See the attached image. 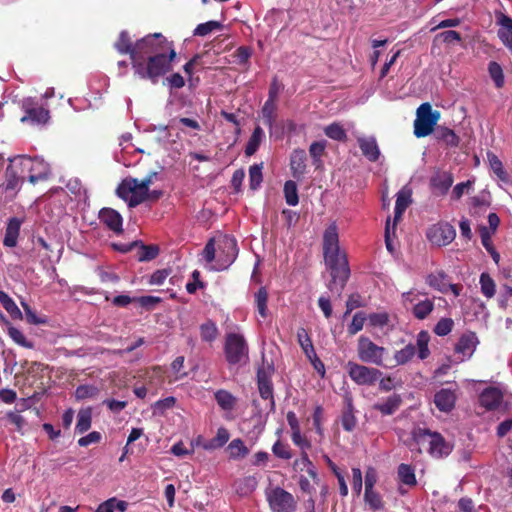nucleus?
Listing matches in <instances>:
<instances>
[{"mask_svg": "<svg viewBox=\"0 0 512 512\" xmlns=\"http://www.w3.org/2000/svg\"><path fill=\"white\" fill-rule=\"evenodd\" d=\"M19 169L32 184L47 180L51 174L50 166L43 159L19 156L15 158Z\"/></svg>", "mask_w": 512, "mask_h": 512, "instance_id": "6e6552de", "label": "nucleus"}, {"mask_svg": "<svg viewBox=\"0 0 512 512\" xmlns=\"http://www.w3.org/2000/svg\"><path fill=\"white\" fill-rule=\"evenodd\" d=\"M415 354H416L415 345L412 343H409L404 348L397 350L394 353V357H393L394 364L391 365V367L407 364L409 361L412 360V358L415 356Z\"/></svg>", "mask_w": 512, "mask_h": 512, "instance_id": "c85d7f7f", "label": "nucleus"}, {"mask_svg": "<svg viewBox=\"0 0 512 512\" xmlns=\"http://www.w3.org/2000/svg\"><path fill=\"white\" fill-rule=\"evenodd\" d=\"M215 400L217 404L224 410L233 409L236 402L235 397L226 390H218L215 393Z\"/></svg>", "mask_w": 512, "mask_h": 512, "instance_id": "603ef678", "label": "nucleus"}, {"mask_svg": "<svg viewBox=\"0 0 512 512\" xmlns=\"http://www.w3.org/2000/svg\"><path fill=\"white\" fill-rule=\"evenodd\" d=\"M174 48L162 33H150L136 41L135 61H143L151 55H158Z\"/></svg>", "mask_w": 512, "mask_h": 512, "instance_id": "7ed1b4c3", "label": "nucleus"}, {"mask_svg": "<svg viewBox=\"0 0 512 512\" xmlns=\"http://www.w3.org/2000/svg\"><path fill=\"white\" fill-rule=\"evenodd\" d=\"M175 403L176 398L173 396H169L164 399L156 401L152 407L154 409L155 414L158 413L163 415L166 410L173 408Z\"/></svg>", "mask_w": 512, "mask_h": 512, "instance_id": "69168bd1", "label": "nucleus"}, {"mask_svg": "<svg viewBox=\"0 0 512 512\" xmlns=\"http://www.w3.org/2000/svg\"><path fill=\"white\" fill-rule=\"evenodd\" d=\"M277 105L276 102L271 101H265L262 109H261V116L263 119V122L266 126L269 128H272L276 122L277 118Z\"/></svg>", "mask_w": 512, "mask_h": 512, "instance_id": "58836bf2", "label": "nucleus"}, {"mask_svg": "<svg viewBox=\"0 0 512 512\" xmlns=\"http://www.w3.org/2000/svg\"><path fill=\"white\" fill-rule=\"evenodd\" d=\"M219 249L224 254L223 265L228 267L235 261L238 255L236 239L231 236H224L220 242Z\"/></svg>", "mask_w": 512, "mask_h": 512, "instance_id": "5701e85b", "label": "nucleus"}, {"mask_svg": "<svg viewBox=\"0 0 512 512\" xmlns=\"http://www.w3.org/2000/svg\"><path fill=\"white\" fill-rule=\"evenodd\" d=\"M262 169L263 163L254 164L249 168V184L252 190L258 189L263 181Z\"/></svg>", "mask_w": 512, "mask_h": 512, "instance_id": "864d4df0", "label": "nucleus"}, {"mask_svg": "<svg viewBox=\"0 0 512 512\" xmlns=\"http://www.w3.org/2000/svg\"><path fill=\"white\" fill-rule=\"evenodd\" d=\"M326 265L330 269L331 281L328 288L336 291L339 295L344 289L346 282L350 276V269L345 254L340 252L332 255L331 258H324Z\"/></svg>", "mask_w": 512, "mask_h": 512, "instance_id": "20e7f679", "label": "nucleus"}, {"mask_svg": "<svg viewBox=\"0 0 512 512\" xmlns=\"http://www.w3.org/2000/svg\"><path fill=\"white\" fill-rule=\"evenodd\" d=\"M340 252L338 229L335 223L330 224L323 234L324 258H331L332 255Z\"/></svg>", "mask_w": 512, "mask_h": 512, "instance_id": "f3484780", "label": "nucleus"}, {"mask_svg": "<svg viewBox=\"0 0 512 512\" xmlns=\"http://www.w3.org/2000/svg\"><path fill=\"white\" fill-rule=\"evenodd\" d=\"M357 143L365 158L370 162L378 161L381 153L374 136H360L357 138Z\"/></svg>", "mask_w": 512, "mask_h": 512, "instance_id": "412c9836", "label": "nucleus"}, {"mask_svg": "<svg viewBox=\"0 0 512 512\" xmlns=\"http://www.w3.org/2000/svg\"><path fill=\"white\" fill-rule=\"evenodd\" d=\"M503 401V393L497 387L485 388L479 395V402L486 410L497 409Z\"/></svg>", "mask_w": 512, "mask_h": 512, "instance_id": "aec40b11", "label": "nucleus"}, {"mask_svg": "<svg viewBox=\"0 0 512 512\" xmlns=\"http://www.w3.org/2000/svg\"><path fill=\"white\" fill-rule=\"evenodd\" d=\"M284 197L289 206H296L299 202L296 182L288 180L284 184Z\"/></svg>", "mask_w": 512, "mask_h": 512, "instance_id": "8fccbe9b", "label": "nucleus"}, {"mask_svg": "<svg viewBox=\"0 0 512 512\" xmlns=\"http://www.w3.org/2000/svg\"><path fill=\"white\" fill-rule=\"evenodd\" d=\"M228 450L230 453V457L233 459L244 458L249 453L248 448L245 446L244 442L239 438L233 439L229 443Z\"/></svg>", "mask_w": 512, "mask_h": 512, "instance_id": "3c124183", "label": "nucleus"}, {"mask_svg": "<svg viewBox=\"0 0 512 512\" xmlns=\"http://www.w3.org/2000/svg\"><path fill=\"white\" fill-rule=\"evenodd\" d=\"M119 198L127 202L130 208H134L149 198V191L142 189L138 179L127 177L122 180L116 189Z\"/></svg>", "mask_w": 512, "mask_h": 512, "instance_id": "0eeeda50", "label": "nucleus"}, {"mask_svg": "<svg viewBox=\"0 0 512 512\" xmlns=\"http://www.w3.org/2000/svg\"><path fill=\"white\" fill-rule=\"evenodd\" d=\"M411 441L421 447L428 446V454L436 459L445 458L453 450V444L446 441V439L436 431H431L428 428L414 427L411 431ZM421 453V449L418 448Z\"/></svg>", "mask_w": 512, "mask_h": 512, "instance_id": "f03ea898", "label": "nucleus"}, {"mask_svg": "<svg viewBox=\"0 0 512 512\" xmlns=\"http://www.w3.org/2000/svg\"><path fill=\"white\" fill-rule=\"evenodd\" d=\"M268 292L265 287H260L255 293V304L258 313L262 318H266L268 315Z\"/></svg>", "mask_w": 512, "mask_h": 512, "instance_id": "de8ad7c7", "label": "nucleus"}, {"mask_svg": "<svg viewBox=\"0 0 512 512\" xmlns=\"http://www.w3.org/2000/svg\"><path fill=\"white\" fill-rule=\"evenodd\" d=\"M26 175L19 169L16 159H11L6 168L5 182L0 185V199L5 195L6 201L14 199L23 184Z\"/></svg>", "mask_w": 512, "mask_h": 512, "instance_id": "1a4fd4ad", "label": "nucleus"}, {"mask_svg": "<svg viewBox=\"0 0 512 512\" xmlns=\"http://www.w3.org/2000/svg\"><path fill=\"white\" fill-rule=\"evenodd\" d=\"M324 133L332 140L345 142L347 140V133L345 129L337 122L331 123L324 128Z\"/></svg>", "mask_w": 512, "mask_h": 512, "instance_id": "c03bdc74", "label": "nucleus"}, {"mask_svg": "<svg viewBox=\"0 0 512 512\" xmlns=\"http://www.w3.org/2000/svg\"><path fill=\"white\" fill-rule=\"evenodd\" d=\"M326 149V141H315L309 147V154L313 160L316 168L322 165L321 157L324 155Z\"/></svg>", "mask_w": 512, "mask_h": 512, "instance_id": "09e8293b", "label": "nucleus"}, {"mask_svg": "<svg viewBox=\"0 0 512 512\" xmlns=\"http://www.w3.org/2000/svg\"><path fill=\"white\" fill-rule=\"evenodd\" d=\"M478 344L477 336L474 332L464 333L458 340L455 351L457 353H461L464 356L472 355L474 352L476 345Z\"/></svg>", "mask_w": 512, "mask_h": 512, "instance_id": "bb28decb", "label": "nucleus"}, {"mask_svg": "<svg viewBox=\"0 0 512 512\" xmlns=\"http://www.w3.org/2000/svg\"><path fill=\"white\" fill-rule=\"evenodd\" d=\"M252 55V49L249 46H240L234 52L235 62L238 65H247Z\"/></svg>", "mask_w": 512, "mask_h": 512, "instance_id": "0e129e2a", "label": "nucleus"}, {"mask_svg": "<svg viewBox=\"0 0 512 512\" xmlns=\"http://www.w3.org/2000/svg\"><path fill=\"white\" fill-rule=\"evenodd\" d=\"M398 477L401 483L408 486H415L417 484L414 468L408 464H400L398 466Z\"/></svg>", "mask_w": 512, "mask_h": 512, "instance_id": "79ce46f5", "label": "nucleus"}, {"mask_svg": "<svg viewBox=\"0 0 512 512\" xmlns=\"http://www.w3.org/2000/svg\"><path fill=\"white\" fill-rule=\"evenodd\" d=\"M0 303L13 319H22V312L14 300L3 290H0Z\"/></svg>", "mask_w": 512, "mask_h": 512, "instance_id": "ea45409f", "label": "nucleus"}, {"mask_svg": "<svg viewBox=\"0 0 512 512\" xmlns=\"http://www.w3.org/2000/svg\"><path fill=\"white\" fill-rule=\"evenodd\" d=\"M364 500H365V503L373 511H379L384 508V502L382 500L381 495L378 492H376L374 489H365Z\"/></svg>", "mask_w": 512, "mask_h": 512, "instance_id": "a18cd8bd", "label": "nucleus"}, {"mask_svg": "<svg viewBox=\"0 0 512 512\" xmlns=\"http://www.w3.org/2000/svg\"><path fill=\"white\" fill-rule=\"evenodd\" d=\"M114 48L122 55L128 54L131 59V64L135 62L134 51L136 49V42L133 43L128 31L122 30L119 33L118 39L114 43Z\"/></svg>", "mask_w": 512, "mask_h": 512, "instance_id": "b1692460", "label": "nucleus"}, {"mask_svg": "<svg viewBox=\"0 0 512 512\" xmlns=\"http://www.w3.org/2000/svg\"><path fill=\"white\" fill-rule=\"evenodd\" d=\"M176 57L177 53L173 48L158 55H151L143 61L137 60L132 63V68L141 79H147L156 84L160 77L172 70V62Z\"/></svg>", "mask_w": 512, "mask_h": 512, "instance_id": "f257e3e1", "label": "nucleus"}, {"mask_svg": "<svg viewBox=\"0 0 512 512\" xmlns=\"http://www.w3.org/2000/svg\"><path fill=\"white\" fill-rule=\"evenodd\" d=\"M92 423V410L91 408L81 409L77 415V423L75 426V432L83 434L88 431Z\"/></svg>", "mask_w": 512, "mask_h": 512, "instance_id": "f704fd0d", "label": "nucleus"}, {"mask_svg": "<svg viewBox=\"0 0 512 512\" xmlns=\"http://www.w3.org/2000/svg\"><path fill=\"white\" fill-rule=\"evenodd\" d=\"M430 341V335L427 331L422 330L418 333L417 339H416V352L421 360H425L430 355V350L428 347Z\"/></svg>", "mask_w": 512, "mask_h": 512, "instance_id": "72a5a7b5", "label": "nucleus"}, {"mask_svg": "<svg viewBox=\"0 0 512 512\" xmlns=\"http://www.w3.org/2000/svg\"><path fill=\"white\" fill-rule=\"evenodd\" d=\"M434 309V302L430 299H425L414 305L412 314L416 319L424 320Z\"/></svg>", "mask_w": 512, "mask_h": 512, "instance_id": "37998d69", "label": "nucleus"}, {"mask_svg": "<svg viewBox=\"0 0 512 512\" xmlns=\"http://www.w3.org/2000/svg\"><path fill=\"white\" fill-rule=\"evenodd\" d=\"M454 326L451 318H441L434 327V333L438 336L448 335Z\"/></svg>", "mask_w": 512, "mask_h": 512, "instance_id": "e2e57ef3", "label": "nucleus"}, {"mask_svg": "<svg viewBox=\"0 0 512 512\" xmlns=\"http://www.w3.org/2000/svg\"><path fill=\"white\" fill-rule=\"evenodd\" d=\"M119 198L127 202L130 208H134L149 198V191L142 189L138 179L127 177L122 180L116 189Z\"/></svg>", "mask_w": 512, "mask_h": 512, "instance_id": "423d86ee", "label": "nucleus"}, {"mask_svg": "<svg viewBox=\"0 0 512 512\" xmlns=\"http://www.w3.org/2000/svg\"><path fill=\"white\" fill-rule=\"evenodd\" d=\"M401 404V396L394 393L390 395L384 402L374 404L373 409L379 411L384 416H388L394 414L400 408Z\"/></svg>", "mask_w": 512, "mask_h": 512, "instance_id": "cd10ccee", "label": "nucleus"}, {"mask_svg": "<svg viewBox=\"0 0 512 512\" xmlns=\"http://www.w3.org/2000/svg\"><path fill=\"white\" fill-rule=\"evenodd\" d=\"M411 191L402 189L397 193L395 210H400L405 212L408 206L411 204Z\"/></svg>", "mask_w": 512, "mask_h": 512, "instance_id": "680f3d73", "label": "nucleus"}, {"mask_svg": "<svg viewBox=\"0 0 512 512\" xmlns=\"http://www.w3.org/2000/svg\"><path fill=\"white\" fill-rule=\"evenodd\" d=\"M100 221L116 234L123 232V219L120 213L112 208H102L99 212Z\"/></svg>", "mask_w": 512, "mask_h": 512, "instance_id": "a211bd4d", "label": "nucleus"}, {"mask_svg": "<svg viewBox=\"0 0 512 512\" xmlns=\"http://www.w3.org/2000/svg\"><path fill=\"white\" fill-rule=\"evenodd\" d=\"M248 344L243 335L228 333L225 337L224 354L230 365H236L248 358Z\"/></svg>", "mask_w": 512, "mask_h": 512, "instance_id": "9d476101", "label": "nucleus"}, {"mask_svg": "<svg viewBox=\"0 0 512 512\" xmlns=\"http://www.w3.org/2000/svg\"><path fill=\"white\" fill-rule=\"evenodd\" d=\"M274 373V367L271 364L263 365L257 370V385L262 399L270 400L271 410L275 409V400L273 396V384L271 377Z\"/></svg>", "mask_w": 512, "mask_h": 512, "instance_id": "2eb2a0df", "label": "nucleus"}, {"mask_svg": "<svg viewBox=\"0 0 512 512\" xmlns=\"http://www.w3.org/2000/svg\"><path fill=\"white\" fill-rule=\"evenodd\" d=\"M201 340L204 342L212 343L214 342L218 335L219 330L214 321L211 319L206 320L199 327Z\"/></svg>", "mask_w": 512, "mask_h": 512, "instance_id": "c756f323", "label": "nucleus"}, {"mask_svg": "<svg viewBox=\"0 0 512 512\" xmlns=\"http://www.w3.org/2000/svg\"><path fill=\"white\" fill-rule=\"evenodd\" d=\"M264 137V131L260 126H256L253 130L252 135L250 136L246 147H245V155L252 156L258 150L262 139Z\"/></svg>", "mask_w": 512, "mask_h": 512, "instance_id": "473e14b6", "label": "nucleus"}, {"mask_svg": "<svg viewBox=\"0 0 512 512\" xmlns=\"http://www.w3.org/2000/svg\"><path fill=\"white\" fill-rule=\"evenodd\" d=\"M367 320V316L364 312L359 311L353 315L352 321L347 328V332L350 336L357 334L363 329L364 323Z\"/></svg>", "mask_w": 512, "mask_h": 512, "instance_id": "4d7b16f0", "label": "nucleus"}, {"mask_svg": "<svg viewBox=\"0 0 512 512\" xmlns=\"http://www.w3.org/2000/svg\"><path fill=\"white\" fill-rule=\"evenodd\" d=\"M8 335L10 338L18 345L32 349L34 347L33 343L26 339L24 334L16 327L10 325L8 326Z\"/></svg>", "mask_w": 512, "mask_h": 512, "instance_id": "13d9d810", "label": "nucleus"}, {"mask_svg": "<svg viewBox=\"0 0 512 512\" xmlns=\"http://www.w3.org/2000/svg\"><path fill=\"white\" fill-rule=\"evenodd\" d=\"M307 155L303 149H295L290 156V169L297 180L303 178L306 173Z\"/></svg>", "mask_w": 512, "mask_h": 512, "instance_id": "4be33fe9", "label": "nucleus"}, {"mask_svg": "<svg viewBox=\"0 0 512 512\" xmlns=\"http://www.w3.org/2000/svg\"><path fill=\"white\" fill-rule=\"evenodd\" d=\"M456 237L455 228L448 222L440 221L428 227L426 238L437 247L449 245Z\"/></svg>", "mask_w": 512, "mask_h": 512, "instance_id": "4468645a", "label": "nucleus"}, {"mask_svg": "<svg viewBox=\"0 0 512 512\" xmlns=\"http://www.w3.org/2000/svg\"><path fill=\"white\" fill-rule=\"evenodd\" d=\"M22 223L23 220L17 217H12L9 219L6 226L5 236L3 239L4 246L12 248L17 245V240Z\"/></svg>", "mask_w": 512, "mask_h": 512, "instance_id": "393cba45", "label": "nucleus"}, {"mask_svg": "<svg viewBox=\"0 0 512 512\" xmlns=\"http://www.w3.org/2000/svg\"><path fill=\"white\" fill-rule=\"evenodd\" d=\"M102 435L98 431H92L88 435L81 437L78 440V445L81 447H87L90 444H97L101 441Z\"/></svg>", "mask_w": 512, "mask_h": 512, "instance_id": "774afa93", "label": "nucleus"}, {"mask_svg": "<svg viewBox=\"0 0 512 512\" xmlns=\"http://www.w3.org/2000/svg\"><path fill=\"white\" fill-rule=\"evenodd\" d=\"M272 452L273 454L284 460H289L292 458V451L288 444L281 442L280 440H277L273 446H272Z\"/></svg>", "mask_w": 512, "mask_h": 512, "instance_id": "bf43d9fd", "label": "nucleus"}, {"mask_svg": "<svg viewBox=\"0 0 512 512\" xmlns=\"http://www.w3.org/2000/svg\"><path fill=\"white\" fill-rule=\"evenodd\" d=\"M440 112L433 110L430 103H422L416 111L414 120V135L423 138L430 135L440 119Z\"/></svg>", "mask_w": 512, "mask_h": 512, "instance_id": "39448f33", "label": "nucleus"}, {"mask_svg": "<svg viewBox=\"0 0 512 512\" xmlns=\"http://www.w3.org/2000/svg\"><path fill=\"white\" fill-rule=\"evenodd\" d=\"M21 108L24 112V115L20 119L22 123L44 125L50 119L49 110L31 97L25 98L22 101Z\"/></svg>", "mask_w": 512, "mask_h": 512, "instance_id": "f8f14e48", "label": "nucleus"}, {"mask_svg": "<svg viewBox=\"0 0 512 512\" xmlns=\"http://www.w3.org/2000/svg\"><path fill=\"white\" fill-rule=\"evenodd\" d=\"M386 353L385 347L377 345L367 336L362 335L358 338L357 355L362 362L383 366Z\"/></svg>", "mask_w": 512, "mask_h": 512, "instance_id": "9b49d317", "label": "nucleus"}, {"mask_svg": "<svg viewBox=\"0 0 512 512\" xmlns=\"http://www.w3.org/2000/svg\"><path fill=\"white\" fill-rule=\"evenodd\" d=\"M488 72L491 77V79L494 81V84L497 88H502L504 86V74L503 69L495 61H491L488 65Z\"/></svg>", "mask_w": 512, "mask_h": 512, "instance_id": "5fc2aeb1", "label": "nucleus"}, {"mask_svg": "<svg viewBox=\"0 0 512 512\" xmlns=\"http://www.w3.org/2000/svg\"><path fill=\"white\" fill-rule=\"evenodd\" d=\"M447 275L443 271H438L436 273H431L427 276L426 282L427 284L434 288L435 290L446 293L447 292V283H446Z\"/></svg>", "mask_w": 512, "mask_h": 512, "instance_id": "a19ab883", "label": "nucleus"}, {"mask_svg": "<svg viewBox=\"0 0 512 512\" xmlns=\"http://www.w3.org/2000/svg\"><path fill=\"white\" fill-rule=\"evenodd\" d=\"M223 25L219 21L211 20L205 23L198 24L197 27L193 31L194 36L204 37L209 35L214 31L221 30Z\"/></svg>", "mask_w": 512, "mask_h": 512, "instance_id": "49530a36", "label": "nucleus"}, {"mask_svg": "<svg viewBox=\"0 0 512 512\" xmlns=\"http://www.w3.org/2000/svg\"><path fill=\"white\" fill-rule=\"evenodd\" d=\"M297 340L306 357H315L316 351L314 349L312 340L305 328L301 327L297 330Z\"/></svg>", "mask_w": 512, "mask_h": 512, "instance_id": "c9c22d12", "label": "nucleus"}, {"mask_svg": "<svg viewBox=\"0 0 512 512\" xmlns=\"http://www.w3.org/2000/svg\"><path fill=\"white\" fill-rule=\"evenodd\" d=\"M159 254V247L157 245H142L138 253L139 261H151Z\"/></svg>", "mask_w": 512, "mask_h": 512, "instance_id": "052dcab7", "label": "nucleus"}, {"mask_svg": "<svg viewBox=\"0 0 512 512\" xmlns=\"http://www.w3.org/2000/svg\"><path fill=\"white\" fill-rule=\"evenodd\" d=\"M268 501L274 512H292L295 508L293 495L280 487L271 491Z\"/></svg>", "mask_w": 512, "mask_h": 512, "instance_id": "dca6fc26", "label": "nucleus"}, {"mask_svg": "<svg viewBox=\"0 0 512 512\" xmlns=\"http://www.w3.org/2000/svg\"><path fill=\"white\" fill-rule=\"evenodd\" d=\"M352 401L347 402L346 408L343 410L341 415V424L345 431L351 432L355 429L357 420L353 412Z\"/></svg>", "mask_w": 512, "mask_h": 512, "instance_id": "4c0bfd02", "label": "nucleus"}, {"mask_svg": "<svg viewBox=\"0 0 512 512\" xmlns=\"http://www.w3.org/2000/svg\"><path fill=\"white\" fill-rule=\"evenodd\" d=\"M456 402V395L450 389H441L434 396L436 407L442 412H450Z\"/></svg>", "mask_w": 512, "mask_h": 512, "instance_id": "a878e982", "label": "nucleus"}, {"mask_svg": "<svg viewBox=\"0 0 512 512\" xmlns=\"http://www.w3.org/2000/svg\"><path fill=\"white\" fill-rule=\"evenodd\" d=\"M128 503L124 500H118L115 497H112L104 502H102L96 509L95 512H115L118 510L119 512H125L127 510Z\"/></svg>", "mask_w": 512, "mask_h": 512, "instance_id": "e433bc0d", "label": "nucleus"}, {"mask_svg": "<svg viewBox=\"0 0 512 512\" xmlns=\"http://www.w3.org/2000/svg\"><path fill=\"white\" fill-rule=\"evenodd\" d=\"M487 159L490 165L491 170L494 172V174L497 176L499 180L502 182L507 183L509 181V175L506 172V170L503 167L502 161L499 159V157L492 153H487Z\"/></svg>", "mask_w": 512, "mask_h": 512, "instance_id": "2f4dec72", "label": "nucleus"}, {"mask_svg": "<svg viewBox=\"0 0 512 512\" xmlns=\"http://www.w3.org/2000/svg\"><path fill=\"white\" fill-rule=\"evenodd\" d=\"M481 292L487 298H492L496 292L494 280L488 273H482L480 276Z\"/></svg>", "mask_w": 512, "mask_h": 512, "instance_id": "6e6d98bb", "label": "nucleus"}, {"mask_svg": "<svg viewBox=\"0 0 512 512\" xmlns=\"http://www.w3.org/2000/svg\"><path fill=\"white\" fill-rule=\"evenodd\" d=\"M453 181L451 172L437 170L430 178V187L439 195H445L451 188Z\"/></svg>", "mask_w": 512, "mask_h": 512, "instance_id": "6ab92c4d", "label": "nucleus"}, {"mask_svg": "<svg viewBox=\"0 0 512 512\" xmlns=\"http://www.w3.org/2000/svg\"><path fill=\"white\" fill-rule=\"evenodd\" d=\"M349 377L358 385H374L382 376V372L373 367L349 361L346 365Z\"/></svg>", "mask_w": 512, "mask_h": 512, "instance_id": "ddd939ff", "label": "nucleus"}, {"mask_svg": "<svg viewBox=\"0 0 512 512\" xmlns=\"http://www.w3.org/2000/svg\"><path fill=\"white\" fill-rule=\"evenodd\" d=\"M435 137L437 140L443 141L449 147H457L460 143V138L456 133L447 127L439 126L436 129Z\"/></svg>", "mask_w": 512, "mask_h": 512, "instance_id": "7c9ffc66", "label": "nucleus"}, {"mask_svg": "<svg viewBox=\"0 0 512 512\" xmlns=\"http://www.w3.org/2000/svg\"><path fill=\"white\" fill-rule=\"evenodd\" d=\"M367 319L369 324L373 327L383 328L389 323V315L386 312L371 313Z\"/></svg>", "mask_w": 512, "mask_h": 512, "instance_id": "338daca9", "label": "nucleus"}]
</instances>
